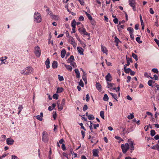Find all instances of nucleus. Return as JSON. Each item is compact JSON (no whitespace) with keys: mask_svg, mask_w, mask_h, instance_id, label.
Returning <instances> with one entry per match:
<instances>
[{"mask_svg":"<svg viewBox=\"0 0 159 159\" xmlns=\"http://www.w3.org/2000/svg\"><path fill=\"white\" fill-rule=\"evenodd\" d=\"M33 71V69L30 66H28L21 70L20 73L21 74L27 75L30 74Z\"/></svg>","mask_w":159,"mask_h":159,"instance_id":"f257e3e1","label":"nucleus"},{"mask_svg":"<svg viewBox=\"0 0 159 159\" xmlns=\"http://www.w3.org/2000/svg\"><path fill=\"white\" fill-rule=\"evenodd\" d=\"M34 21L37 23H40L42 19L41 15L38 12H35L34 15Z\"/></svg>","mask_w":159,"mask_h":159,"instance_id":"f03ea898","label":"nucleus"},{"mask_svg":"<svg viewBox=\"0 0 159 159\" xmlns=\"http://www.w3.org/2000/svg\"><path fill=\"white\" fill-rule=\"evenodd\" d=\"M34 53L37 57H40L41 51L40 48L39 46H37L35 47Z\"/></svg>","mask_w":159,"mask_h":159,"instance_id":"7ed1b4c3","label":"nucleus"},{"mask_svg":"<svg viewBox=\"0 0 159 159\" xmlns=\"http://www.w3.org/2000/svg\"><path fill=\"white\" fill-rule=\"evenodd\" d=\"M121 148L123 152L125 153L129 148V144L127 143L125 144H122L121 145Z\"/></svg>","mask_w":159,"mask_h":159,"instance_id":"20e7f679","label":"nucleus"},{"mask_svg":"<svg viewBox=\"0 0 159 159\" xmlns=\"http://www.w3.org/2000/svg\"><path fill=\"white\" fill-rule=\"evenodd\" d=\"M42 140L45 142H47L48 141V134L45 131L43 132Z\"/></svg>","mask_w":159,"mask_h":159,"instance_id":"39448f33","label":"nucleus"},{"mask_svg":"<svg viewBox=\"0 0 159 159\" xmlns=\"http://www.w3.org/2000/svg\"><path fill=\"white\" fill-rule=\"evenodd\" d=\"M129 4L131 7H132L133 11H136V3L134 0H129Z\"/></svg>","mask_w":159,"mask_h":159,"instance_id":"423d86ee","label":"nucleus"},{"mask_svg":"<svg viewBox=\"0 0 159 159\" xmlns=\"http://www.w3.org/2000/svg\"><path fill=\"white\" fill-rule=\"evenodd\" d=\"M78 30L79 32L81 34H82L84 35H87L89 36L90 35V34L87 32L86 29L84 28H80Z\"/></svg>","mask_w":159,"mask_h":159,"instance_id":"0eeeda50","label":"nucleus"},{"mask_svg":"<svg viewBox=\"0 0 159 159\" xmlns=\"http://www.w3.org/2000/svg\"><path fill=\"white\" fill-rule=\"evenodd\" d=\"M70 43L72 44L73 47L75 48L77 46V43L75 42L74 39L71 36H69V39L68 40Z\"/></svg>","mask_w":159,"mask_h":159,"instance_id":"6e6552de","label":"nucleus"},{"mask_svg":"<svg viewBox=\"0 0 159 159\" xmlns=\"http://www.w3.org/2000/svg\"><path fill=\"white\" fill-rule=\"evenodd\" d=\"M6 142L7 144L11 145L13 144L14 140L11 138H8L7 139Z\"/></svg>","mask_w":159,"mask_h":159,"instance_id":"1a4fd4ad","label":"nucleus"},{"mask_svg":"<svg viewBox=\"0 0 159 159\" xmlns=\"http://www.w3.org/2000/svg\"><path fill=\"white\" fill-rule=\"evenodd\" d=\"M106 80L107 82H111L112 80V77L110 73H108L105 77Z\"/></svg>","mask_w":159,"mask_h":159,"instance_id":"9d476101","label":"nucleus"},{"mask_svg":"<svg viewBox=\"0 0 159 159\" xmlns=\"http://www.w3.org/2000/svg\"><path fill=\"white\" fill-rule=\"evenodd\" d=\"M7 58L6 56H5L4 57H1L0 59V61H1V64H6V62L7 61L6 60Z\"/></svg>","mask_w":159,"mask_h":159,"instance_id":"9b49d317","label":"nucleus"},{"mask_svg":"<svg viewBox=\"0 0 159 159\" xmlns=\"http://www.w3.org/2000/svg\"><path fill=\"white\" fill-rule=\"evenodd\" d=\"M101 51L103 53L106 54L107 55L108 50L106 47L101 45Z\"/></svg>","mask_w":159,"mask_h":159,"instance_id":"f8f14e48","label":"nucleus"},{"mask_svg":"<svg viewBox=\"0 0 159 159\" xmlns=\"http://www.w3.org/2000/svg\"><path fill=\"white\" fill-rule=\"evenodd\" d=\"M43 114L42 112H41L40 115H38L35 116V117L37 119L39 120L40 121H42L43 120Z\"/></svg>","mask_w":159,"mask_h":159,"instance_id":"ddd939ff","label":"nucleus"},{"mask_svg":"<svg viewBox=\"0 0 159 159\" xmlns=\"http://www.w3.org/2000/svg\"><path fill=\"white\" fill-rule=\"evenodd\" d=\"M99 151L98 149H94L93 151V154L94 157H97L98 156V153Z\"/></svg>","mask_w":159,"mask_h":159,"instance_id":"4468645a","label":"nucleus"},{"mask_svg":"<svg viewBox=\"0 0 159 159\" xmlns=\"http://www.w3.org/2000/svg\"><path fill=\"white\" fill-rule=\"evenodd\" d=\"M107 88L109 89H112L114 87V84L109 82H107Z\"/></svg>","mask_w":159,"mask_h":159,"instance_id":"2eb2a0df","label":"nucleus"},{"mask_svg":"<svg viewBox=\"0 0 159 159\" xmlns=\"http://www.w3.org/2000/svg\"><path fill=\"white\" fill-rule=\"evenodd\" d=\"M77 50L79 53L81 55H83L84 54L83 52L84 50L81 48L80 47H78L77 48Z\"/></svg>","mask_w":159,"mask_h":159,"instance_id":"dca6fc26","label":"nucleus"},{"mask_svg":"<svg viewBox=\"0 0 159 159\" xmlns=\"http://www.w3.org/2000/svg\"><path fill=\"white\" fill-rule=\"evenodd\" d=\"M129 146H130V149L131 150V152H132L134 150V142L133 141H131L129 143Z\"/></svg>","mask_w":159,"mask_h":159,"instance_id":"f3484780","label":"nucleus"},{"mask_svg":"<svg viewBox=\"0 0 159 159\" xmlns=\"http://www.w3.org/2000/svg\"><path fill=\"white\" fill-rule=\"evenodd\" d=\"M75 71L76 73V77L78 78H80V76L79 70L77 69H76L75 70Z\"/></svg>","mask_w":159,"mask_h":159,"instance_id":"a211bd4d","label":"nucleus"},{"mask_svg":"<svg viewBox=\"0 0 159 159\" xmlns=\"http://www.w3.org/2000/svg\"><path fill=\"white\" fill-rule=\"evenodd\" d=\"M52 67L54 69L57 68V63L56 61H54L52 64Z\"/></svg>","mask_w":159,"mask_h":159,"instance_id":"6ab92c4d","label":"nucleus"},{"mask_svg":"<svg viewBox=\"0 0 159 159\" xmlns=\"http://www.w3.org/2000/svg\"><path fill=\"white\" fill-rule=\"evenodd\" d=\"M74 60V57L72 55L67 60V61L68 63H71Z\"/></svg>","mask_w":159,"mask_h":159,"instance_id":"aec40b11","label":"nucleus"},{"mask_svg":"<svg viewBox=\"0 0 159 159\" xmlns=\"http://www.w3.org/2000/svg\"><path fill=\"white\" fill-rule=\"evenodd\" d=\"M66 53V51L65 49H63L61 52V57L62 58L64 57Z\"/></svg>","mask_w":159,"mask_h":159,"instance_id":"412c9836","label":"nucleus"},{"mask_svg":"<svg viewBox=\"0 0 159 159\" xmlns=\"http://www.w3.org/2000/svg\"><path fill=\"white\" fill-rule=\"evenodd\" d=\"M50 61L49 58H47L45 61V65L46 66V68L48 69L50 67L49 66Z\"/></svg>","mask_w":159,"mask_h":159,"instance_id":"4be33fe9","label":"nucleus"},{"mask_svg":"<svg viewBox=\"0 0 159 159\" xmlns=\"http://www.w3.org/2000/svg\"><path fill=\"white\" fill-rule=\"evenodd\" d=\"M66 67V69L70 71H71L72 70V67L66 64L64 65Z\"/></svg>","mask_w":159,"mask_h":159,"instance_id":"5701e85b","label":"nucleus"},{"mask_svg":"<svg viewBox=\"0 0 159 159\" xmlns=\"http://www.w3.org/2000/svg\"><path fill=\"white\" fill-rule=\"evenodd\" d=\"M63 89L62 87H58L57 88V93H60L63 91Z\"/></svg>","mask_w":159,"mask_h":159,"instance_id":"b1692460","label":"nucleus"},{"mask_svg":"<svg viewBox=\"0 0 159 159\" xmlns=\"http://www.w3.org/2000/svg\"><path fill=\"white\" fill-rule=\"evenodd\" d=\"M109 93L111 95L112 97L116 100V101H118V100L117 99V98L116 94H114L112 93L109 92Z\"/></svg>","mask_w":159,"mask_h":159,"instance_id":"393cba45","label":"nucleus"},{"mask_svg":"<svg viewBox=\"0 0 159 159\" xmlns=\"http://www.w3.org/2000/svg\"><path fill=\"white\" fill-rule=\"evenodd\" d=\"M96 86L97 89L98 90H101V86L99 83H96Z\"/></svg>","mask_w":159,"mask_h":159,"instance_id":"a878e982","label":"nucleus"},{"mask_svg":"<svg viewBox=\"0 0 159 159\" xmlns=\"http://www.w3.org/2000/svg\"><path fill=\"white\" fill-rule=\"evenodd\" d=\"M63 106L61 104H60V103H57V107L58 109L59 110H61L63 109Z\"/></svg>","mask_w":159,"mask_h":159,"instance_id":"bb28decb","label":"nucleus"},{"mask_svg":"<svg viewBox=\"0 0 159 159\" xmlns=\"http://www.w3.org/2000/svg\"><path fill=\"white\" fill-rule=\"evenodd\" d=\"M76 21L75 19L73 20L72 22L71 23V25L72 27H76L75 26L76 25Z\"/></svg>","mask_w":159,"mask_h":159,"instance_id":"cd10ccee","label":"nucleus"},{"mask_svg":"<svg viewBox=\"0 0 159 159\" xmlns=\"http://www.w3.org/2000/svg\"><path fill=\"white\" fill-rule=\"evenodd\" d=\"M89 128L90 129L91 132L93 134V135H95L97 134L96 133H95V131H93L92 125H90L89 126Z\"/></svg>","mask_w":159,"mask_h":159,"instance_id":"c85d7f7f","label":"nucleus"},{"mask_svg":"<svg viewBox=\"0 0 159 159\" xmlns=\"http://www.w3.org/2000/svg\"><path fill=\"white\" fill-rule=\"evenodd\" d=\"M108 99L109 98L107 95L106 94H105L103 98V100L105 101H107L108 100Z\"/></svg>","mask_w":159,"mask_h":159,"instance_id":"c756f323","label":"nucleus"},{"mask_svg":"<svg viewBox=\"0 0 159 159\" xmlns=\"http://www.w3.org/2000/svg\"><path fill=\"white\" fill-rule=\"evenodd\" d=\"M134 117L133 113L130 114V115H129L127 116V118L128 119L131 120Z\"/></svg>","mask_w":159,"mask_h":159,"instance_id":"7c9ffc66","label":"nucleus"},{"mask_svg":"<svg viewBox=\"0 0 159 159\" xmlns=\"http://www.w3.org/2000/svg\"><path fill=\"white\" fill-rule=\"evenodd\" d=\"M100 116L103 119H104V112L103 111H101L100 113Z\"/></svg>","mask_w":159,"mask_h":159,"instance_id":"2f4dec72","label":"nucleus"},{"mask_svg":"<svg viewBox=\"0 0 159 159\" xmlns=\"http://www.w3.org/2000/svg\"><path fill=\"white\" fill-rule=\"evenodd\" d=\"M125 72L126 73H129V72H130V71H131V70L130 68H124Z\"/></svg>","mask_w":159,"mask_h":159,"instance_id":"473e14b6","label":"nucleus"},{"mask_svg":"<svg viewBox=\"0 0 159 159\" xmlns=\"http://www.w3.org/2000/svg\"><path fill=\"white\" fill-rule=\"evenodd\" d=\"M127 30L129 31V34L130 33H134V30L132 27H128L127 28Z\"/></svg>","mask_w":159,"mask_h":159,"instance_id":"72a5a7b5","label":"nucleus"},{"mask_svg":"<svg viewBox=\"0 0 159 159\" xmlns=\"http://www.w3.org/2000/svg\"><path fill=\"white\" fill-rule=\"evenodd\" d=\"M85 14H86L89 20H92L93 18L92 16L90 15L89 13H88L87 12H85Z\"/></svg>","mask_w":159,"mask_h":159,"instance_id":"f704fd0d","label":"nucleus"},{"mask_svg":"<svg viewBox=\"0 0 159 159\" xmlns=\"http://www.w3.org/2000/svg\"><path fill=\"white\" fill-rule=\"evenodd\" d=\"M132 57L136 60V61H137L138 60V57L136 54L133 53L132 54Z\"/></svg>","mask_w":159,"mask_h":159,"instance_id":"c9c22d12","label":"nucleus"},{"mask_svg":"<svg viewBox=\"0 0 159 159\" xmlns=\"http://www.w3.org/2000/svg\"><path fill=\"white\" fill-rule=\"evenodd\" d=\"M151 135L152 136H154L156 134V132L154 130L152 129L151 130Z\"/></svg>","mask_w":159,"mask_h":159,"instance_id":"e433bc0d","label":"nucleus"},{"mask_svg":"<svg viewBox=\"0 0 159 159\" xmlns=\"http://www.w3.org/2000/svg\"><path fill=\"white\" fill-rule=\"evenodd\" d=\"M52 17L55 20H58L59 16L57 15H54L52 16Z\"/></svg>","mask_w":159,"mask_h":159,"instance_id":"4c0bfd02","label":"nucleus"},{"mask_svg":"<svg viewBox=\"0 0 159 159\" xmlns=\"http://www.w3.org/2000/svg\"><path fill=\"white\" fill-rule=\"evenodd\" d=\"M58 78L59 80L60 81H62L64 80L63 77L62 76H61L60 75H58Z\"/></svg>","mask_w":159,"mask_h":159,"instance_id":"58836bf2","label":"nucleus"},{"mask_svg":"<svg viewBox=\"0 0 159 159\" xmlns=\"http://www.w3.org/2000/svg\"><path fill=\"white\" fill-rule=\"evenodd\" d=\"M89 120H93L94 119V117L93 115H89L88 117Z\"/></svg>","mask_w":159,"mask_h":159,"instance_id":"ea45409f","label":"nucleus"},{"mask_svg":"<svg viewBox=\"0 0 159 159\" xmlns=\"http://www.w3.org/2000/svg\"><path fill=\"white\" fill-rule=\"evenodd\" d=\"M126 58L127 62H129V63H130V62H132V59L131 58H129V57H126Z\"/></svg>","mask_w":159,"mask_h":159,"instance_id":"a19ab883","label":"nucleus"},{"mask_svg":"<svg viewBox=\"0 0 159 159\" xmlns=\"http://www.w3.org/2000/svg\"><path fill=\"white\" fill-rule=\"evenodd\" d=\"M58 95L56 93H55V94H53V98L54 99H57L58 98Z\"/></svg>","mask_w":159,"mask_h":159,"instance_id":"79ce46f5","label":"nucleus"},{"mask_svg":"<svg viewBox=\"0 0 159 159\" xmlns=\"http://www.w3.org/2000/svg\"><path fill=\"white\" fill-rule=\"evenodd\" d=\"M115 41L116 43H118L119 42H120L119 39L116 36L115 37Z\"/></svg>","mask_w":159,"mask_h":159,"instance_id":"37998d69","label":"nucleus"},{"mask_svg":"<svg viewBox=\"0 0 159 159\" xmlns=\"http://www.w3.org/2000/svg\"><path fill=\"white\" fill-rule=\"evenodd\" d=\"M140 38L139 37H137L136 38V41L139 43H142V41L140 40Z\"/></svg>","mask_w":159,"mask_h":159,"instance_id":"c03bdc74","label":"nucleus"},{"mask_svg":"<svg viewBox=\"0 0 159 159\" xmlns=\"http://www.w3.org/2000/svg\"><path fill=\"white\" fill-rule=\"evenodd\" d=\"M70 65L74 68L76 67V65L75 63L74 62V61L70 63Z\"/></svg>","mask_w":159,"mask_h":159,"instance_id":"a18cd8bd","label":"nucleus"},{"mask_svg":"<svg viewBox=\"0 0 159 159\" xmlns=\"http://www.w3.org/2000/svg\"><path fill=\"white\" fill-rule=\"evenodd\" d=\"M115 138L116 139L120 140V141L119 142L120 143V141H123V140L119 136H115Z\"/></svg>","mask_w":159,"mask_h":159,"instance_id":"49530a36","label":"nucleus"},{"mask_svg":"<svg viewBox=\"0 0 159 159\" xmlns=\"http://www.w3.org/2000/svg\"><path fill=\"white\" fill-rule=\"evenodd\" d=\"M144 75L145 77H146L147 78L150 77L152 79H153V78L152 77H151L149 75H148V73L147 72L144 73Z\"/></svg>","mask_w":159,"mask_h":159,"instance_id":"de8ad7c7","label":"nucleus"},{"mask_svg":"<svg viewBox=\"0 0 159 159\" xmlns=\"http://www.w3.org/2000/svg\"><path fill=\"white\" fill-rule=\"evenodd\" d=\"M79 84L82 87H83L84 86V83L81 80L80 81Z\"/></svg>","mask_w":159,"mask_h":159,"instance_id":"09e8293b","label":"nucleus"},{"mask_svg":"<svg viewBox=\"0 0 159 159\" xmlns=\"http://www.w3.org/2000/svg\"><path fill=\"white\" fill-rule=\"evenodd\" d=\"M113 21L114 23L116 24H117L118 22V19L117 18H115L113 19Z\"/></svg>","mask_w":159,"mask_h":159,"instance_id":"8fccbe9b","label":"nucleus"},{"mask_svg":"<svg viewBox=\"0 0 159 159\" xmlns=\"http://www.w3.org/2000/svg\"><path fill=\"white\" fill-rule=\"evenodd\" d=\"M152 71L154 73H158V71L156 68H153L152 69Z\"/></svg>","mask_w":159,"mask_h":159,"instance_id":"3c124183","label":"nucleus"},{"mask_svg":"<svg viewBox=\"0 0 159 159\" xmlns=\"http://www.w3.org/2000/svg\"><path fill=\"white\" fill-rule=\"evenodd\" d=\"M53 117L54 120H56V117H57V114L56 112H53Z\"/></svg>","mask_w":159,"mask_h":159,"instance_id":"603ef678","label":"nucleus"},{"mask_svg":"<svg viewBox=\"0 0 159 159\" xmlns=\"http://www.w3.org/2000/svg\"><path fill=\"white\" fill-rule=\"evenodd\" d=\"M84 20V18L83 16H80L79 18V21H82Z\"/></svg>","mask_w":159,"mask_h":159,"instance_id":"864d4df0","label":"nucleus"},{"mask_svg":"<svg viewBox=\"0 0 159 159\" xmlns=\"http://www.w3.org/2000/svg\"><path fill=\"white\" fill-rule=\"evenodd\" d=\"M99 126V125L98 124H94L93 125V127L94 129H96L97 127Z\"/></svg>","mask_w":159,"mask_h":159,"instance_id":"5fc2aeb1","label":"nucleus"},{"mask_svg":"<svg viewBox=\"0 0 159 159\" xmlns=\"http://www.w3.org/2000/svg\"><path fill=\"white\" fill-rule=\"evenodd\" d=\"M23 108V107L22 106V105H19V107H18V109L19 110V111H21L22 109Z\"/></svg>","mask_w":159,"mask_h":159,"instance_id":"6e6d98bb","label":"nucleus"},{"mask_svg":"<svg viewBox=\"0 0 159 159\" xmlns=\"http://www.w3.org/2000/svg\"><path fill=\"white\" fill-rule=\"evenodd\" d=\"M152 80H149L148 83V84L150 86H152Z\"/></svg>","mask_w":159,"mask_h":159,"instance_id":"4d7b16f0","label":"nucleus"},{"mask_svg":"<svg viewBox=\"0 0 159 159\" xmlns=\"http://www.w3.org/2000/svg\"><path fill=\"white\" fill-rule=\"evenodd\" d=\"M127 82L128 83H129V82H130V80H131V77L130 76H128L127 77Z\"/></svg>","mask_w":159,"mask_h":159,"instance_id":"13d9d810","label":"nucleus"},{"mask_svg":"<svg viewBox=\"0 0 159 159\" xmlns=\"http://www.w3.org/2000/svg\"><path fill=\"white\" fill-rule=\"evenodd\" d=\"M88 109V107L86 105H85L83 108V110L84 111H85Z\"/></svg>","mask_w":159,"mask_h":159,"instance_id":"bf43d9fd","label":"nucleus"},{"mask_svg":"<svg viewBox=\"0 0 159 159\" xmlns=\"http://www.w3.org/2000/svg\"><path fill=\"white\" fill-rule=\"evenodd\" d=\"M85 98L86 101L87 102H88L89 101V94H88L86 95Z\"/></svg>","mask_w":159,"mask_h":159,"instance_id":"052dcab7","label":"nucleus"},{"mask_svg":"<svg viewBox=\"0 0 159 159\" xmlns=\"http://www.w3.org/2000/svg\"><path fill=\"white\" fill-rule=\"evenodd\" d=\"M65 104V100L64 99H63L62 100L61 102V105H63V106H64Z\"/></svg>","mask_w":159,"mask_h":159,"instance_id":"680f3d73","label":"nucleus"},{"mask_svg":"<svg viewBox=\"0 0 159 159\" xmlns=\"http://www.w3.org/2000/svg\"><path fill=\"white\" fill-rule=\"evenodd\" d=\"M90 20V22H91V24L93 25H95V21L93 19V18L92 19V20Z\"/></svg>","mask_w":159,"mask_h":159,"instance_id":"e2e57ef3","label":"nucleus"},{"mask_svg":"<svg viewBox=\"0 0 159 159\" xmlns=\"http://www.w3.org/2000/svg\"><path fill=\"white\" fill-rule=\"evenodd\" d=\"M105 61L106 63V64L108 66H111V63L110 62H107V60L106 59Z\"/></svg>","mask_w":159,"mask_h":159,"instance_id":"0e129e2a","label":"nucleus"},{"mask_svg":"<svg viewBox=\"0 0 159 159\" xmlns=\"http://www.w3.org/2000/svg\"><path fill=\"white\" fill-rule=\"evenodd\" d=\"M61 148L62 150L64 151H65L66 150V148L65 146V145L64 143H63L61 146Z\"/></svg>","mask_w":159,"mask_h":159,"instance_id":"69168bd1","label":"nucleus"},{"mask_svg":"<svg viewBox=\"0 0 159 159\" xmlns=\"http://www.w3.org/2000/svg\"><path fill=\"white\" fill-rule=\"evenodd\" d=\"M79 2H80V4L82 5H84V2L83 0H78Z\"/></svg>","mask_w":159,"mask_h":159,"instance_id":"338daca9","label":"nucleus"},{"mask_svg":"<svg viewBox=\"0 0 159 159\" xmlns=\"http://www.w3.org/2000/svg\"><path fill=\"white\" fill-rule=\"evenodd\" d=\"M11 157L12 159H19V158L16 156L14 155H12Z\"/></svg>","mask_w":159,"mask_h":159,"instance_id":"774afa93","label":"nucleus"}]
</instances>
